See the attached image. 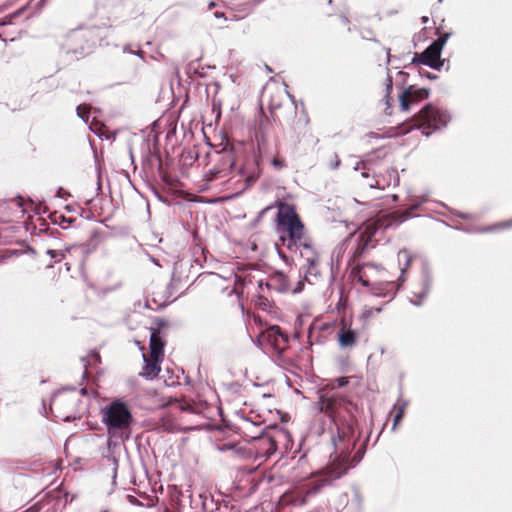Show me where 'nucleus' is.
<instances>
[{"label":"nucleus","mask_w":512,"mask_h":512,"mask_svg":"<svg viewBox=\"0 0 512 512\" xmlns=\"http://www.w3.org/2000/svg\"><path fill=\"white\" fill-rule=\"evenodd\" d=\"M332 443L337 454L336 458L318 473L315 480L285 493L283 495L284 502L295 506L305 505L309 497L318 494L324 487L345 475L350 467L360 462L366 450V444H362L353 458H351V451L355 449L357 441H347L346 439L333 436Z\"/></svg>","instance_id":"f257e3e1"},{"label":"nucleus","mask_w":512,"mask_h":512,"mask_svg":"<svg viewBox=\"0 0 512 512\" xmlns=\"http://www.w3.org/2000/svg\"><path fill=\"white\" fill-rule=\"evenodd\" d=\"M348 383L349 377L331 380L319 391L317 408L335 425L336 434L334 436L347 441H358L356 435L358 407L348 395L336 390Z\"/></svg>","instance_id":"f03ea898"},{"label":"nucleus","mask_w":512,"mask_h":512,"mask_svg":"<svg viewBox=\"0 0 512 512\" xmlns=\"http://www.w3.org/2000/svg\"><path fill=\"white\" fill-rule=\"evenodd\" d=\"M418 205H412L405 210H396L387 214L378 215L374 219H369L361 225L356 232L350 235L348 241L354 242L353 252L349 260L350 265L358 263L360 258L368 255L375 248L379 239L377 234L385 231L389 227L398 226L413 216V210Z\"/></svg>","instance_id":"7ed1b4c3"},{"label":"nucleus","mask_w":512,"mask_h":512,"mask_svg":"<svg viewBox=\"0 0 512 512\" xmlns=\"http://www.w3.org/2000/svg\"><path fill=\"white\" fill-rule=\"evenodd\" d=\"M102 421L110 437L129 438L133 416L126 402L113 400L103 409Z\"/></svg>","instance_id":"20e7f679"},{"label":"nucleus","mask_w":512,"mask_h":512,"mask_svg":"<svg viewBox=\"0 0 512 512\" xmlns=\"http://www.w3.org/2000/svg\"><path fill=\"white\" fill-rule=\"evenodd\" d=\"M278 212L275 219V227L281 239L288 240V248L296 245L304 236V224L301 221L296 209L293 205L278 202Z\"/></svg>","instance_id":"39448f33"},{"label":"nucleus","mask_w":512,"mask_h":512,"mask_svg":"<svg viewBox=\"0 0 512 512\" xmlns=\"http://www.w3.org/2000/svg\"><path fill=\"white\" fill-rule=\"evenodd\" d=\"M450 116L433 104L425 105L411 120V129H419L425 136L447 125Z\"/></svg>","instance_id":"423d86ee"},{"label":"nucleus","mask_w":512,"mask_h":512,"mask_svg":"<svg viewBox=\"0 0 512 512\" xmlns=\"http://www.w3.org/2000/svg\"><path fill=\"white\" fill-rule=\"evenodd\" d=\"M81 395L75 390L59 391L51 399L50 409L64 421L75 419L80 414Z\"/></svg>","instance_id":"0eeeda50"},{"label":"nucleus","mask_w":512,"mask_h":512,"mask_svg":"<svg viewBox=\"0 0 512 512\" xmlns=\"http://www.w3.org/2000/svg\"><path fill=\"white\" fill-rule=\"evenodd\" d=\"M386 152L382 149L370 154L365 161L357 164L355 167L354 178L359 181L364 187L368 188H381L379 180V165L377 160L383 159Z\"/></svg>","instance_id":"6e6552de"},{"label":"nucleus","mask_w":512,"mask_h":512,"mask_svg":"<svg viewBox=\"0 0 512 512\" xmlns=\"http://www.w3.org/2000/svg\"><path fill=\"white\" fill-rule=\"evenodd\" d=\"M448 36V34L439 36V38L428 46L422 53H415L412 63L424 64L434 69H440L443 65V61L440 60V55Z\"/></svg>","instance_id":"1a4fd4ad"},{"label":"nucleus","mask_w":512,"mask_h":512,"mask_svg":"<svg viewBox=\"0 0 512 512\" xmlns=\"http://www.w3.org/2000/svg\"><path fill=\"white\" fill-rule=\"evenodd\" d=\"M259 345L270 347L275 352L281 354L288 347V336L281 331L279 326H269L259 332L257 336Z\"/></svg>","instance_id":"9d476101"},{"label":"nucleus","mask_w":512,"mask_h":512,"mask_svg":"<svg viewBox=\"0 0 512 512\" xmlns=\"http://www.w3.org/2000/svg\"><path fill=\"white\" fill-rule=\"evenodd\" d=\"M382 272V266L373 263L359 264L352 266L350 276L353 281L361 283L363 286H375L379 273Z\"/></svg>","instance_id":"9b49d317"},{"label":"nucleus","mask_w":512,"mask_h":512,"mask_svg":"<svg viewBox=\"0 0 512 512\" xmlns=\"http://www.w3.org/2000/svg\"><path fill=\"white\" fill-rule=\"evenodd\" d=\"M301 257L305 261V280L315 283L321 276L319 254L309 244H304Z\"/></svg>","instance_id":"f8f14e48"},{"label":"nucleus","mask_w":512,"mask_h":512,"mask_svg":"<svg viewBox=\"0 0 512 512\" xmlns=\"http://www.w3.org/2000/svg\"><path fill=\"white\" fill-rule=\"evenodd\" d=\"M256 122V141L258 146H264L267 144L276 123L275 113L271 111L270 116H268L261 107L256 117Z\"/></svg>","instance_id":"ddd939ff"},{"label":"nucleus","mask_w":512,"mask_h":512,"mask_svg":"<svg viewBox=\"0 0 512 512\" xmlns=\"http://www.w3.org/2000/svg\"><path fill=\"white\" fill-rule=\"evenodd\" d=\"M429 97V90L426 88H416L410 85L399 96L400 107L403 111H408L412 106Z\"/></svg>","instance_id":"4468645a"},{"label":"nucleus","mask_w":512,"mask_h":512,"mask_svg":"<svg viewBox=\"0 0 512 512\" xmlns=\"http://www.w3.org/2000/svg\"><path fill=\"white\" fill-rule=\"evenodd\" d=\"M358 332L351 328L343 319L341 321L340 329L337 333V340L340 347L344 349H351L358 343Z\"/></svg>","instance_id":"2eb2a0df"},{"label":"nucleus","mask_w":512,"mask_h":512,"mask_svg":"<svg viewBox=\"0 0 512 512\" xmlns=\"http://www.w3.org/2000/svg\"><path fill=\"white\" fill-rule=\"evenodd\" d=\"M263 284L268 292H287L290 289L288 277L281 272L272 274Z\"/></svg>","instance_id":"dca6fc26"},{"label":"nucleus","mask_w":512,"mask_h":512,"mask_svg":"<svg viewBox=\"0 0 512 512\" xmlns=\"http://www.w3.org/2000/svg\"><path fill=\"white\" fill-rule=\"evenodd\" d=\"M401 275L394 279L389 271H387L384 267H382V272L379 273L378 280L375 283V286L378 285H386V290L388 291H397L401 286V283L405 281L404 269L401 268Z\"/></svg>","instance_id":"f3484780"},{"label":"nucleus","mask_w":512,"mask_h":512,"mask_svg":"<svg viewBox=\"0 0 512 512\" xmlns=\"http://www.w3.org/2000/svg\"><path fill=\"white\" fill-rule=\"evenodd\" d=\"M144 366L140 375L146 379H153L157 377L161 371L160 363L163 361V358L156 357L152 358L151 355L143 354Z\"/></svg>","instance_id":"a211bd4d"},{"label":"nucleus","mask_w":512,"mask_h":512,"mask_svg":"<svg viewBox=\"0 0 512 512\" xmlns=\"http://www.w3.org/2000/svg\"><path fill=\"white\" fill-rule=\"evenodd\" d=\"M165 334H160L158 330H152L149 341V349L152 358H164Z\"/></svg>","instance_id":"6ab92c4d"},{"label":"nucleus","mask_w":512,"mask_h":512,"mask_svg":"<svg viewBox=\"0 0 512 512\" xmlns=\"http://www.w3.org/2000/svg\"><path fill=\"white\" fill-rule=\"evenodd\" d=\"M308 124V118L298 117L297 114L294 113V117L289 128L290 136L295 138L296 141H300V138L304 137L308 132Z\"/></svg>","instance_id":"aec40b11"},{"label":"nucleus","mask_w":512,"mask_h":512,"mask_svg":"<svg viewBox=\"0 0 512 512\" xmlns=\"http://www.w3.org/2000/svg\"><path fill=\"white\" fill-rule=\"evenodd\" d=\"M216 155L218 159L214 166H218V170H224L223 174L227 177L235 165L234 153L231 150H223L216 152Z\"/></svg>","instance_id":"412c9836"},{"label":"nucleus","mask_w":512,"mask_h":512,"mask_svg":"<svg viewBox=\"0 0 512 512\" xmlns=\"http://www.w3.org/2000/svg\"><path fill=\"white\" fill-rule=\"evenodd\" d=\"M272 296L271 292H268L264 287L263 281L258 282V294L255 300V306L262 310H267L272 307Z\"/></svg>","instance_id":"4be33fe9"},{"label":"nucleus","mask_w":512,"mask_h":512,"mask_svg":"<svg viewBox=\"0 0 512 512\" xmlns=\"http://www.w3.org/2000/svg\"><path fill=\"white\" fill-rule=\"evenodd\" d=\"M512 228V218L506 221L498 222L492 225L479 228L482 233H494Z\"/></svg>","instance_id":"5701e85b"},{"label":"nucleus","mask_w":512,"mask_h":512,"mask_svg":"<svg viewBox=\"0 0 512 512\" xmlns=\"http://www.w3.org/2000/svg\"><path fill=\"white\" fill-rule=\"evenodd\" d=\"M405 410H406V405L403 403V404H400V405H396L394 407V411H393V429H395L399 424L400 422L402 421L404 415H405Z\"/></svg>","instance_id":"b1692460"},{"label":"nucleus","mask_w":512,"mask_h":512,"mask_svg":"<svg viewBox=\"0 0 512 512\" xmlns=\"http://www.w3.org/2000/svg\"><path fill=\"white\" fill-rule=\"evenodd\" d=\"M69 251H70L69 249H66V250H52V249H49V250H47V254L52 259H54L55 263H59V262H61L62 260L65 259L66 253H68Z\"/></svg>","instance_id":"393cba45"},{"label":"nucleus","mask_w":512,"mask_h":512,"mask_svg":"<svg viewBox=\"0 0 512 512\" xmlns=\"http://www.w3.org/2000/svg\"><path fill=\"white\" fill-rule=\"evenodd\" d=\"M271 165L275 170H282L287 167L286 159L281 156L279 153L274 155V157L271 160Z\"/></svg>","instance_id":"a878e982"},{"label":"nucleus","mask_w":512,"mask_h":512,"mask_svg":"<svg viewBox=\"0 0 512 512\" xmlns=\"http://www.w3.org/2000/svg\"><path fill=\"white\" fill-rule=\"evenodd\" d=\"M224 170H218V166H214L209 170V172L206 174V180L207 181H214L226 178L223 174Z\"/></svg>","instance_id":"bb28decb"},{"label":"nucleus","mask_w":512,"mask_h":512,"mask_svg":"<svg viewBox=\"0 0 512 512\" xmlns=\"http://www.w3.org/2000/svg\"><path fill=\"white\" fill-rule=\"evenodd\" d=\"M238 174L242 177L245 178V185H244V188L249 186L250 184L254 183L256 181V179L259 177V173H249L247 174L245 172V169L244 168H240L239 171H238Z\"/></svg>","instance_id":"cd10ccee"},{"label":"nucleus","mask_w":512,"mask_h":512,"mask_svg":"<svg viewBox=\"0 0 512 512\" xmlns=\"http://www.w3.org/2000/svg\"><path fill=\"white\" fill-rule=\"evenodd\" d=\"M156 327L151 328L150 330H158L160 334H164L163 330L168 327V322L165 319H157L155 321Z\"/></svg>","instance_id":"c85d7f7f"},{"label":"nucleus","mask_w":512,"mask_h":512,"mask_svg":"<svg viewBox=\"0 0 512 512\" xmlns=\"http://www.w3.org/2000/svg\"><path fill=\"white\" fill-rule=\"evenodd\" d=\"M340 163H341V161L336 153H333L328 160V166L331 169H337L339 167Z\"/></svg>","instance_id":"c756f323"},{"label":"nucleus","mask_w":512,"mask_h":512,"mask_svg":"<svg viewBox=\"0 0 512 512\" xmlns=\"http://www.w3.org/2000/svg\"><path fill=\"white\" fill-rule=\"evenodd\" d=\"M392 87H393L392 77L388 75L386 78V100H387V103L390 100V93L392 91Z\"/></svg>","instance_id":"7c9ffc66"},{"label":"nucleus","mask_w":512,"mask_h":512,"mask_svg":"<svg viewBox=\"0 0 512 512\" xmlns=\"http://www.w3.org/2000/svg\"><path fill=\"white\" fill-rule=\"evenodd\" d=\"M78 114L83 118L84 116L90 113V106L88 105H79L77 108Z\"/></svg>","instance_id":"2f4dec72"},{"label":"nucleus","mask_w":512,"mask_h":512,"mask_svg":"<svg viewBox=\"0 0 512 512\" xmlns=\"http://www.w3.org/2000/svg\"><path fill=\"white\" fill-rule=\"evenodd\" d=\"M253 321H254V323H255L256 325H259V326H261V325H262L261 318H260V316H258V315H254V316H253Z\"/></svg>","instance_id":"473e14b6"},{"label":"nucleus","mask_w":512,"mask_h":512,"mask_svg":"<svg viewBox=\"0 0 512 512\" xmlns=\"http://www.w3.org/2000/svg\"><path fill=\"white\" fill-rule=\"evenodd\" d=\"M179 403V408L181 410H187L189 408H191V406L189 404H185V403H181L180 401H177Z\"/></svg>","instance_id":"72a5a7b5"},{"label":"nucleus","mask_w":512,"mask_h":512,"mask_svg":"<svg viewBox=\"0 0 512 512\" xmlns=\"http://www.w3.org/2000/svg\"><path fill=\"white\" fill-rule=\"evenodd\" d=\"M298 285H299V286H298L297 288L293 289V292H294V293L300 292V291L302 290V285H303V284H302V282H301V281H299Z\"/></svg>","instance_id":"f704fd0d"},{"label":"nucleus","mask_w":512,"mask_h":512,"mask_svg":"<svg viewBox=\"0 0 512 512\" xmlns=\"http://www.w3.org/2000/svg\"><path fill=\"white\" fill-rule=\"evenodd\" d=\"M372 313H373L372 311H365V312L362 314V317H364V318H368V317H370V316L372 315Z\"/></svg>","instance_id":"c9c22d12"},{"label":"nucleus","mask_w":512,"mask_h":512,"mask_svg":"<svg viewBox=\"0 0 512 512\" xmlns=\"http://www.w3.org/2000/svg\"><path fill=\"white\" fill-rule=\"evenodd\" d=\"M129 500L131 503H139V501L134 496H129Z\"/></svg>","instance_id":"e433bc0d"},{"label":"nucleus","mask_w":512,"mask_h":512,"mask_svg":"<svg viewBox=\"0 0 512 512\" xmlns=\"http://www.w3.org/2000/svg\"><path fill=\"white\" fill-rule=\"evenodd\" d=\"M328 328H330V325H329V324H323V325L320 327V329H322V330H326V329H328Z\"/></svg>","instance_id":"4c0bfd02"},{"label":"nucleus","mask_w":512,"mask_h":512,"mask_svg":"<svg viewBox=\"0 0 512 512\" xmlns=\"http://www.w3.org/2000/svg\"><path fill=\"white\" fill-rule=\"evenodd\" d=\"M215 16H216L217 18H219V17H223V16H224V13L216 12V13H215Z\"/></svg>","instance_id":"58836bf2"},{"label":"nucleus","mask_w":512,"mask_h":512,"mask_svg":"<svg viewBox=\"0 0 512 512\" xmlns=\"http://www.w3.org/2000/svg\"><path fill=\"white\" fill-rule=\"evenodd\" d=\"M215 6H216V5H215V3H214V2H211V3L209 4L208 8H209V9H212V8H213V7H215Z\"/></svg>","instance_id":"ea45409f"},{"label":"nucleus","mask_w":512,"mask_h":512,"mask_svg":"<svg viewBox=\"0 0 512 512\" xmlns=\"http://www.w3.org/2000/svg\"><path fill=\"white\" fill-rule=\"evenodd\" d=\"M248 282H249V283H252V280H251V279H249V280H248ZM246 283H247L246 278H244V279H243V285H245Z\"/></svg>","instance_id":"a19ab883"},{"label":"nucleus","mask_w":512,"mask_h":512,"mask_svg":"<svg viewBox=\"0 0 512 512\" xmlns=\"http://www.w3.org/2000/svg\"><path fill=\"white\" fill-rule=\"evenodd\" d=\"M315 328H316L315 324L312 325L311 330H310V337L312 336V330L315 329Z\"/></svg>","instance_id":"79ce46f5"},{"label":"nucleus","mask_w":512,"mask_h":512,"mask_svg":"<svg viewBox=\"0 0 512 512\" xmlns=\"http://www.w3.org/2000/svg\"><path fill=\"white\" fill-rule=\"evenodd\" d=\"M386 54H387V59L389 60V56H390V49H387Z\"/></svg>","instance_id":"37998d69"},{"label":"nucleus","mask_w":512,"mask_h":512,"mask_svg":"<svg viewBox=\"0 0 512 512\" xmlns=\"http://www.w3.org/2000/svg\"><path fill=\"white\" fill-rule=\"evenodd\" d=\"M404 256L408 259V255L406 252H403Z\"/></svg>","instance_id":"c03bdc74"},{"label":"nucleus","mask_w":512,"mask_h":512,"mask_svg":"<svg viewBox=\"0 0 512 512\" xmlns=\"http://www.w3.org/2000/svg\"><path fill=\"white\" fill-rule=\"evenodd\" d=\"M436 1H437V3H441L443 0H436Z\"/></svg>","instance_id":"a18cd8bd"},{"label":"nucleus","mask_w":512,"mask_h":512,"mask_svg":"<svg viewBox=\"0 0 512 512\" xmlns=\"http://www.w3.org/2000/svg\"><path fill=\"white\" fill-rule=\"evenodd\" d=\"M165 512H171V511L167 509Z\"/></svg>","instance_id":"49530a36"},{"label":"nucleus","mask_w":512,"mask_h":512,"mask_svg":"<svg viewBox=\"0 0 512 512\" xmlns=\"http://www.w3.org/2000/svg\"><path fill=\"white\" fill-rule=\"evenodd\" d=\"M102 512H108V511H107V510H104V511H102Z\"/></svg>","instance_id":"de8ad7c7"}]
</instances>
